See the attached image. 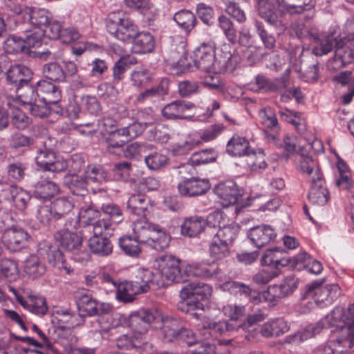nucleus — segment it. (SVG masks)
I'll return each instance as SVG.
<instances>
[{
  "mask_svg": "<svg viewBox=\"0 0 354 354\" xmlns=\"http://www.w3.org/2000/svg\"><path fill=\"white\" fill-rule=\"evenodd\" d=\"M108 32L123 42H133L136 53H148L153 50L155 41L149 32H138L137 26L122 10L111 12L106 20Z\"/></svg>",
  "mask_w": 354,
  "mask_h": 354,
  "instance_id": "nucleus-1",
  "label": "nucleus"
},
{
  "mask_svg": "<svg viewBox=\"0 0 354 354\" xmlns=\"http://www.w3.org/2000/svg\"><path fill=\"white\" fill-rule=\"evenodd\" d=\"M299 283V278L290 274L286 277L279 284L269 286L268 290L262 293L252 290L248 286L243 283L234 281L223 283V288L230 294L245 296L250 301L257 304L262 302L263 300H267L272 303L288 296L297 288Z\"/></svg>",
  "mask_w": 354,
  "mask_h": 354,
  "instance_id": "nucleus-2",
  "label": "nucleus"
},
{
  "mask_svg": "<svg viewBox=\"0 0 354 354\" xmlns=\"http://www.w3.org/2000/svg\"><path fill=\"white\" fill-rule=\"evenodd\" d=\"M219 59L216 58L215 47L211 43H203L197 47L192 56L195 68L205 72L225 70L232 71L239 62L238 55L230 51V47L224 45L221 49Z\"/></svg>",
  "mask_w": 354,
  "mask_h": 354,
  "instance_id": "nucleus-3",
  "label": "nucleus"
},
{
  "mask_svg": "<svg viewBox=\"0 0 354 354\" xmlns=\"http://www.w3.org/2000/svg\"><path fill=\"white\" fill-rule=\"evenodd\" d=\"M324 319L328 328L339 329L337 343L343 344L344 348H351L354 344V304H350L346 310L335 307Z\"/></svg>",
  "mask_w": 354,
  "mask_h": 354,
  "instance_id": "nucleus-4",
  "label": "nucleus"
},
{
  "mask_svg": "<svg viewBox=\"0 0 354 354\" xmlns=\"http://www.w3.org/2000/svg\"><path fill=\"white\" fill-rule=\"evenodd\" d=\"M162 281L153 280V272L149 270H139L135 281H125L118 283L116 298L123 303L134 301L136 295L147 292L151 287L160 288Z\"/></svg>",
  "mask_w": 354,
  "mask_h": 354,
  "instance_id": "nucleus-5",
  "label": "nucleus"
},
{
  "mask_svg": "<svg viewBox=\"0 0 354 354\" xmlns=\"http://www.w3.org/2000/svg\"><path fill=\"white\" fill-rule=\"evenodd\" d=\"M133 231L142 243L157 251L163 250L169 246V234L158 225L149 223L144 218L133 221Z\"/></svg>",
  "mask_w": 354,
  "mask_h": 354,
  "instance_id": "nucleus-6",
  "label": "nucleus"
},
{
  "mask_svg": "<svg viewBox=\"0 0 354 354\" xmlns=\"http://www.w3.org/2000/svg\"><path fill=\"white\" fill-rule=\"evenodd\" d=\"M158 270L153 273V279L162 281L163 287L169 283H183L187 281V274L185 272V267L180 266L179 259L171 255L165 254L158 260Z\"/></svg>",
  "mask_w": 354,
  "mask_h": 354,
  "instance_id": "nucleus-7",
  "label": "nucleus"
},
{
  "mask_svg": "<svg viewBox=\"0 0 354 354\" xmlns=\"http://www.w3.org/2000/svg\"><path fill=\"white\" fill-rule=\"evenodd\" d=\"M13 103L14 107L21 105L35 117L44 118L50 113V104L38 97L35 88L31 86H26L24 91L20 92L19 97L13 100Z\"/></svg>",
  "mask_w": 354,
  "mask_h": 354,
  "instance_id": "nucleus-8",
  "label": "nucleus"
},
{
  "mask_svg": "<svg viewBox=\"0 0 354 354\" xmlns=\"http://www.w3.org/2000/svg\"><path fill=\"white\" fill-rule=\"evenodd\" d=\"M55 237L64 249L71 253L75 261L83 262L88 260V252L82 244V236L80 232L62 230L57 232Z\"/></svg>",
  "mask_w": 354,
  "mask_h": 354,
  "instance_id": "nucleus-9",
  "label": "nucleus"
},
{
  "mask_svg": "<svg viewBox=\"0 0 354 354\" xmlns=\"http://www.w3.org/2000/svg\"><path fill=\"white\" fill-rule=\"evenodd\" d=\"M339 295V287L337 284H323L317 281L308 284L302 295V299L312 298L320 307L330 305Z\"/></svg>",
  "mask_w": 354,
  "mask_h": 354,
  "instance_id": "nucleus-10",
  "label": "nucleus"
},
{
  "mask_svg": "<svg viewBox=\"0 0 354 354\" xmlns=\"http://www.w3.org/2000/svg\"><path fill=\"white\" fill-rule=\"evenodd\" d=\"M162 321V315L157 309H140L131 314L129 327L140 335L145 334L152 326L158 328Z\"/></svg>",
  "mask_w": 354,
  "mask_h": 354,
  "instance_id": "nucleus-11",
  "label": "nucleus"
},
{
  "mask_svg": "<svg viewBox=\"0 0 354 354\" xmlns=\"http://www.w3.org/2000/svg\"><path fill=\"white\" fill-rule=\"evenodd\" d=\"M8 291L13 294L17 301L28 310L37 315H45L48 310L46 299L29 288L8 287Z\"/></svg>",
  "mask_w": 354,
  "mask_h": 354,
  "instance_id": "nucleus-12",
  "label": "nucleus"
},
{
  "mask_svg": "<svg viewBox=\"0 0 354 354\" xmlns=\"http://www.w3.org/2000/svg\"><path fill=\"white\" fill-rule=\"evenodd\" d=\"M354 59V39H341L335 43L334 57L329 60L328 67L337 71L352 62Z\"/></svg>",
  "mask_w": 354,
  "mask_h": 354,
  "instance_id": "nucleus-13",
  "label": "nucleus"
},
{
  "mask_svg": "<svg viewBox=\"0 0 354 354\" xmlns=\"http://www.w3.org/2000/svg\"><path fill=\"white\" fill-rule=\"evenodd\" d=\"M30 236L21 227L17 226L8 227L2 235V242L11 252L20 251L26 247Z\"/></svg>",
  "mask_w": 354,
  "mask_h": 354,
  "instance_id": "nucleus-14",
  "label": "nucleus"
},
{
  "mask_svg": "<svg viewBox=\"0 0 354 354\" xmlns=\"http://www.w3.org/2000/svg\"><path fill=\"white\" fill-rule=\"evenodd\" d=\"M35 161L44 171L53 172L64 171L68 165L66 161L57 158L55 152L46 147L37 151Z\"/></svg>",
  "mask_w": 354,
  "mask_h": 354,
  "instance_id": "nucleus-15",
  "label": "nucleus"
},
{
  "mask_svg": "<svg viewBox=\"0 0 354 354\" xmlns=\"http://www.w3.org/2000/svg\"><path fill=\"white\" fill-rule=\"evenodd\" d=\"M7 80L15 86L17 97L20 95V92H23L26 86L29 85V82L32 78V72L26 66L17 64L10 67L6 73Z\"/></svg>",
  "mask_w": 354,
  "mask_h": 354,
  "instance_id": "nucleus-16",
  "label": "nucleus"
},
{
  "mask_svg": "<svg viewBox=\"0 0 354 354\" xmlns=\"http://www.w3.org/2000/svg\"><path fill=\"white\" fill-rule=\"evenodd\" d=\"M209 189V182L205 178H191L184 180L178 185L179 193L185 196L202 195Z\"/></svg>",
  "mask_w": 354,
  "mask_h": 354,
  "instance_id": "nucleus-17",
  "label": "nucleus"
},
{
  "mask_svg": "<svg viewBox=\"0 0 354 354\" xmlns=\"http://www.w3.org/2000/svg\"><path fill=\"white\" fill-rule=\"evenodd\" d=\"M274 230L268 225L254 227L248 232V237L257 248H262L276 238Z\"/></svg>",
  "mask_w": 354,
  "mask_h": 354,
  "instance_id": "nucleus-18",
  "label": "nucleus"
},
{
  "mask_svg": "<svg viewBox=\"0 0 354 354\" xmlns=\"http://www.w3.org/2000/svg\"><path fill=\"white\" fill-rule=\"evenodd\" d=\"M1 191L4 198H10L14 206L20 211H24L26 208L31 198L28 192L15 185H6Z\"/></svg>",
  "mask_w": 354,
  "mask_h": 354,
  "instance_id": "nucleus-19",
  "label": "nucleus"
},
{
  "mask_svg": "<svg viewBox=\"0 0 354 354\" xmlns=\"http://www.w3.org/2000/svg\"><path fill=\"white\" fill-rule=\"evenodd\" d=\"M214 192L222 201V205L225 207L234 204L241 195L236 184L232 180L220 183L215 187Z\"/></svg>",
  "mask_w": 354,
  "mask_h": 354,
  "instance_id": "nucleus-20",
  "label": "nucleus"
},
{
  "mask_svg": "<svg viewBox=\"0 0 354 354\" xmlns=\"http://www.w3.org/2000/svg\"><path fill=\"white\" fill-rule=\"evenodd\" d=\"M212 288L202 282H193L183 286L180 291L181 299L194 298L197 301L208 299L212 295Z\"/></svg>",
  "mask_w": 354,
  "mask_h": 354,
  "instance_id": "nucleus-21",
  "label": "nucleus"
},
{
  "mask_svg": "<svg viewBox=\"0 0 354 354\" xmlns=\"http://www.w3.org/2000/svg\"><path fill=\"white\" fill-rule=\"evenodd\" d=\"M206 226L205 219L195 215L185 218L180 225V232L184 236L196 237L204 231Z\"/></svg>",
  "mask_w": 354,
  "mask_h": 354,
  "instance_id": "nucleus-22",
  "label": "nucleus"
},
{
  "mask_svg": "<svg viewBox=\"0 0 354 354\" xmlns=\"http://www.w3.org/2000/svg\"><path fill=\"white\" fill-rule=\"evenodd\" d=\"M151 206L149 197L140 194H132L127 202V209L130 213L141 216L140 218H145V216L149 212Z\"/></svg>",
  "mask_w": 354,
  "mask_h": 354,
  "instance_id": "nucleus-23",
  "label": "nucleus"
},
{
  "mask_svg": "<svg viewBox=\"0 0 354 354\" xmlns=\"http://www.w3.org/2000/svg\"><path fill=\"white\" fill-rule=\"evenodd\" d=\"M323 181L322 176L320 180H317L314 176L310 180L311 185L308 198L310 202L314 205H324L329 199V192L323 186Z\"/></svg>",
  "mask_w": 354,
  "mask_h": 354,
  "instance_id": "nucleus-24",
  "label": "nucleus"
},
{
  "mask_svg": "<svg viewBox=\"0 0 354 354\" xmlns=\"http://www.w3.org/2000/svg\"><path fill=\"white\" fill-rule=\"evenodd\" d=\"M35 93L50 104H56L61 99V91L58 86L46 80L37 82Z\"/></svg>",
  "mask_w": 354,
  "mask_h": 354,
  "instance_id": "nucleus-25",
  "label": "nucleus"
},
{
  "mask_svg": "<svg viewBox=\"0 0 354 354\" xmlns=\"http://www.w3.org/2000/svg\"><path fill=\"white\" fill-rule=\"evenodd\" d=\"M255 7L258 11L259 15L270 26H274L279 31L282 32L286 29V25L279 15L274 10H268L265 4V0H254Z\"/></svg>",
  "mask_w": 354,
  "mask_h": 354,
  "instance_id": "nucleus-26",
  "label": "nucleus"
},
{
  "mask_svg": "<svg viewBox=\"0 0 354 354\" xmlns=\"http://www.w3.org/2000/svg\"><path fill=\"white\" fill-rule=\"evenodd\" d=\"M218 270V268L216 263H209L203 261L185 266V272L187 274V278L189 276L211 278L217 275Z\"/></svg>",
  "mask_w": 354,
  "mask_h": 354,
  "instance_id": "nucleus-27",
  "label": "nucleus"
},
{
  "mask_svg": "<svg viewBox=\"0 0 354 354\" xmlns=\"http://www.w3.org/2000/svg\"><path fill=\"white\" fill-rule=\"evenodd\" d=\"M24 272L29 278L36 279L46 273V266L39 257L30 254L24 261Z\"/></svg>",
  "mask_w": 354,
  "mask_h": 354,
  "instance_id": "nucleus-28",
  "label": "nucleus"
},
{
  "mask_svg": "<svg viewBox=\"0 0 354 354\" xmlns=\"http://www.w3.org/2000/svg\"><path fill=\"white\" fill-rule=\"evenodd\" d=\"M88 247L92 253L101 257L111 255L113 248L109 239L103 236H92L88 239Z\"/></svg>",
  "mask_w": 354,
  "mask_h": 354,
  "instance_id": "nucleus-29",
  "label": "nucleus"
},
{
  "mask_svg": "<svg viewBox=\"0 0 354 354\" xmlns=\"http://www.w3.org/2000/svg\"><path fill=\"white\" fill-rule=\"evenodd\" d=\"M192 107H194L192 103L176 100L166 105L162 109V113L164 117L170 120L183 118L185 117L186 112Z\"/></svg>",
  "mask_w": 354,
  "mask_h": 354,
  "instance_id": "nucleus-30",
  "label": "nucleus"
},
{
  "mask_svg": "<svg viewBox=\"0 0 354 354\" xmlns=\"http://www.w3.org/2000/svg\"><path fill=\"white\" fill-rule=\"evenodd\" d=\"M103 140L106 144V151L111 154H119L126 142H128L121 128L105 136Z\"/></svg>",
  "mask_w": 354,
  "mask_h": 354,
  "instance_id": "nucleus-31",
  "label": "nucleus"
},
{
  "mask_svg": "<svg viewBox=\"0 0 354 354\" xmlns=\"http://www.w3.org/2000/svg\"><path fill=\"white\" fill-rule=\"evenodd\" d=\"M63 184L75 195L84 196L87 193V180L85 176L68 174L64 176Z\"/></svg>",
  "mask_w": 354,
  "mask_h": 354,
  "instance_id": "nucleus-32",
  "label": "nucleus"
},
{
  "mask_svg": "<svg viewBox=\"0 0 354 354\" xmlns=\"http://www.w3.org/2000/svg\"><path fill=\"white\" fill-rule=\"evenodd\" d=\"M297 161L299 162V169L301 173L310 176V180L313 176L317 178V180H321L322 174H321L318 163L312 157L301 153L299 155Z\"/></svg>",
  "mask_w": 354,
  "mask_h": 354,
  "instance_id": "nucleus-33",
  "label": "nucleus"
},
{
  "mask_svg": "<svg viewBox=\"0 0 354 354\" xmlns=\"http://www.w3.org/2000/svg\"><path fill=\"white\" fill-rule=\"evenodd\" d=\"M289 329L287 322L283 319L270 320L262 325L260 333L265 337L279 336Z\"/></svg>",
  "mask_w": 354,
  "mask_h": 354,
  "instance_id": "nucleus-34",
  "label": "nucleus"
},
{
  "mask_svg": "<svg viewBox=\"0 0 354 354\" xmlns=\"http://www.w3.org/2000/svg\"><path fill=\"white\" fill-rule=\"evenodd\" d=\"M250 145L243 137L233 136L227 142L226 151L232 156H247L249 153Z\"/></svg>",
  "mask_w": 354,
  "mask_h": 354,
  "instance_id": "nucleus-35",
  "label": "nucleus"
},
{
  "mask_svg": "<svg viewBox=\"0 0 354 354\" xmlns=\"http://www.w3.org/2000/svg\"><path fill=\"white\" fill-rule=\"evenodd\" d=\"M59 192V186L55 183L46 178L38 181L35 185L34 194L37 198L48 199Z\"/></svg>",
  "mask_w": 354,
  "mask_h": 354,
  "instance_id": "nucleus-36",
  "label": "nucleus"
},
{
  "mask_svg": "<svg viewBox=\"0 0 354 354\" xmlns=\"http://www.w3.org/2000/svg\"><path fill=\"white\" fill-rule=\"evenodd\" d=\"M133 238L131 236H123L119 239L118 243L121 250L124 254L131 257H138L142 252L140 243H142L134 234Z\"/></svg>",
  "mask_w": 354,
  "mask_h": 354,
  "instance_id": "nucleus-37",
  "label": "nucleus"
},
{
  "mask_svg": "<svg viewBox=\"0 0 354 354\" xmlns=\"http://www.w3.org/2000/svg\"><path fill=\"white\" fill-rule=\"evenodd\" d=\"M25 12L28 15L30 25L36 30L44 29L51 19L50 14L44 9H27Z\"/></svg>",
  "mask_w": 354,
  "mask_h": 354,
  "instance_id": "nucleus-38",
  "label": "nucleus"
},
{
  "mask_svg": "<svg viewBox=\"0 0 354 354\" xmlns=\"http://www.w3.org/2000/svg\"><path fill=\"white\" fill-rule=\"evenodd\" d=\"M239 232V226L236 223H232L229 225H224L218 230L213 239L230 245L236 238Z\"/></svg>",
  "mask_w": 354,
  "mask_h": 354,
  "instance_id": "nucleus-39",
  "label": "nucleus"
},
{
  "mask_svg": "<svg viewBox=\"0 0 354 354\" xmlns=\"http://www.w3.org/2000/svg\"><path fill=\"white\" fill-rule=\"evenodd\" d=\"M42 74L46 79L56 82H64L66 78L64 68L55 62L44 64Z\"/></svg>",
  "mask_w": 354,
  "mask_h": 354,
  "instance_id": "nucleus-40",
  "label": "nucleus"
},
{
  "mask_svg": "<svg viewBox=\"0 0 354 354\" xmlns=\"http://www.w3.org/2000/svg\"><path fill=\"white\" fill-rule=\"evenodd\" d=\"M282 251L277 248L274 250H267L261 257V264L277 268L279 266H286L289 263V260L282 257Z\"/></svg>",
  "mask_w": 354,
  "mask_h": 354,
  "instance_id": "nucleus-41",
  "label": "nucleus"
},
{
  "mask_svg": "<svg viewBox=\"0 0 354 354\" xmlns=\"http://www.w3.org/2000/svg\"><path fill=\"white\" fill-rule=\"evenodd\" d=\"M174 20L187 33L194 29L197 22L194 13L187 10H182L176 12L174 15Z\"/></svg>",
  "mask_w": 354,
  "mask_h": 354,
  "instance_id": "nucleus-42",
  "label": "nucleus"
},
{
  "mask_svg": "<svg viewBox=\"0 0 354 354\" xmlns=\"http://www.w3.org/2000/svg\"><path fill=\"white\" fill-rule=\"evenodd\" d=\"M77 306L80 315L93 316L98 313V304L95 299L89 295H84L79 297Z\"/></svg>",
  "mask_w": 354,
  "mask_h": 354,
  "instance_id": "nucleus-43",
  "label": "nucleus"
},
{
  "mask_svg": "<svg viewBox=\"0 0 354 354\" xmlns=\"http://www.w3.org/2000/svg\"><path fill=\"white\" fill-rule=\"evenodd\" d=\"M47 259L49 264L52 266L59 270H64L68 274L73 272V269L70 266H68L62 252L57 247L49 249Z\"/></svg>",
  "mask_w": 354,
  "mask_h": 354,
  "instance_id": "nucleus-44",
  "label": "nucleus"
},
{
  "mask_svg": "<svg viewBox=\"0 0 354 354\" xmlns=\"http://www.w3.org/2000/svg\"><path fill=\"white\" fill-rule=\"evenodd\" d=\"M317 45L313 49V53L316 56H322L335 49V43L339 42L333 35H324L315 38Z\"/></svg>",
  "mask_w": 354,
  "mask_h": 354,
  "instance_id": "nucleus-45",
  "label": "nucleus"
},
{
  "mask_svg": "<svg viewBox=\"0 0 354 354\" xmlns=\"http://www.w3.org/2000/svg\"><path fill=\"white\" fill-rule=\"evenodd\" d=\"M54 218L57 220L68 214L73 208L74 204L70 198L59 197L52 203Z\"/></svg>",
  "mask_w": 354,
  "mask_h": 354,
  "instance_id": "nucleus-46",
  "label": "nucleus"
},
{
  "mask_svg": "<svg viewBox=\"0 0 354 354\" xmlns=\"http://www.w3.org/2000/svg\"><path fill=\"white\" fill-rule=\"evenodd\" d=\"M161 327L164 337L167 341L178 338L181 326L177 319L172 318L163 319L158 328Z\"/></svg>",
  "mask_w": 354,
  "mask_h": 354,
  "instance_id": "nucleus-47",
  "label": "nucleus"
},
{
  "mask_svg": "<svg viewBox=\"0 0 354 354\" xmlns=\"http://www.w3.org/2000/svg\"><path fill=\"white\" fill-rule=\"evenodd\" d=\"M203 304L198 301H194L191 299H182L178 304V309L190 314L192 317L198 319L202 316Z\"/></svg>",
  "mask_w": 354,
  "mask_h": 354,
  "instance_id": "nucleus-48",
  "label": "nucleus"
},
{
  "mask_svg": "<svg viewBox=\"0 0 354 354\" xmlns=\"http://www.w3.org/2000/svg\"><path fill=\"white\" fill-rule=\"evenodd\" d=\"M217 21L226 39L232 44H235L237 41V32L232 20L226 15H221Z\"/></svg>",
  "mask_w": 354,
  "mask_h": 354,
  "instance_id": "nucleus-49",
  "label": "nucleus"
},
{
  "mask_svg": "<svg viewBox=\"0 0 354 354\" xmlns=\"http://www.w3.org/2000/svg\"><path fill=\"white\" fill-rule=\"evenodd\" d=\"M245 162L250 169L256 172H261L267 167L265 154L261 149L251 153L249 152L245 157Z\"/></svg>",
  "mask_w": 354,
  "mask_h": 354,
  "instance_id": "nucleus-50",
  "label": "nucleus"
},
{
  "mask_svg": "<svg viewBox=\"0 0 354 354\" xmlns=\"http://www.w3.org/2000/svg\"><path fill=\"white\" fill-rule=\"evenodd\" d=\"M216 158L217 153L213 149H207L194 153L189 162L193 166H199L214 162Z\"/></svg>",
  "mask_w": 354,
  "mask_h": 354,
  "instance_id": "nucleus-51",
  "label": "nucleus"
},
{
  "mask_svg": "<svg viewBox=\"0 0 354 354\" xmlns=\"http://www.w3.org/2000/svg\"><path fill=\"white\" fill-rule=\"evenodd\" d=\"M328 328L326 324L323 319H322L319 322H317L315 324H310L307 326L303 332L302 335L299 333L295 334L292 337H288L290 339L289 342H295L299 339H306L308 338L312 337L316 334H318L321 332L323 328Z\"/></svg>",
  "mask_w": 354,
  "mask_h": 354,
  "instance_id": "nucleus-52",
  "label": "nucleus"
},
{
  "mask_svg": "<svg viewBox=\"0 0 354 354\" xmlns=\"http://www.w3.org/2000/svg\"><path fill=\"white\" fill-rule=\"evenodd\" d=\"M0 273L8 281H15L19 277L17 264L10 259H1Z\"/></svg>",
  "mask_w": 354,
  "mask_h": 354,
  "instance_id": "nucleus-53",
  "label": "nucleus"
},
{
  "mask_svg": "<svg viewBox=\"0 0 354 354\" xmlns=\"http://www.w3.org/2000/svg\"><path fill=\"white\" fill-rule=\"evenodd\" d=\"M259 115L261 124L264 128L277 131L279 129L276 115L271 107H266L261 109Z\"/></svg>",
  "mask_w": 354,
  "mask_h": 354,
  "instance_id": "nucleus-54",
  "label": "nucleus"
},
{
  "mask_svg": "<svg viewBox=\"0 0 354 354\" xmlns=\"http://www.w3.org/2000/svg\"><path fill=\"white\" fill-rule=\"evenodd\" d=\"M100 216V212L91 205L82 207L79 212L80 223L84 225L85 230Z\"/></svg>",
  "mask_w": 354,
  "mask_h": 354,
  "instance_id": "nucleus-55",
  "label": "nucleus"
},
{
  "mask_svg": "<svg viewBox=\"0 0 354 354\" xmlns=\"http://www.w3.org/2000/svg\"><path fill=\"white\" fill-rule=\"evenodd\" d=\"M84 174L87 183L88 182L102 183L107 179V174L100 167L88 165L84 169Z\"/></svg>",
  "mask_w": 354,
  "mask_h": 354,
  "instance_id": "nucleus-56",
  "label": "nucleus"
},
{
  "mask_svg": "<svg viewBox=\"0 0 354 354\" xmlns=\"http://www.w3.org/2000/svg\"><path fill=\"white\" fill-rule=\"evenodd\" d=\"M24 39L15 35L9 36L4 41L3 49L7 53L17 54L26 48Z\"/></svg>",
  "mask_w": 354,
  "mask_h": 354,
  "instance_id": "nucleus-57",
  "label": "nucleus"
},
{
  "mask_svg": "<svg viewBox=\"0 0 354 354\" xmlns=\"http://www.w3.org/2000/svg\"><path fill=\"white\" fill-rule=\"evenodd\" d=\"M101 209L103 214L109 217L107 220L112 222V225L119 223L123 220L121 209L114 203L103 204Z\"/></svg>",
  "mask_w": 354,
  "mask_h": 354,
  "instance_id": "nucleus-58",
  "label": "nucleus"
},
{
  "mask_svg": "<svg viewBox=\"0 0 354 354\" xmlns=\"http://www.w3.org/2000/svg\"><path fill=\"white\" fill-rule=\"evenodd\" d=\"M178 93L182 97H187L201 91L200 83L196 81L184 80L178 84Z\"/></svg>",
  "mask_w": 354,
  "mask_h": 354,
  "instance_id": "nucleus-59",
  "label": "nucleus"
},
{
  "mask_svg": "<svg viewBox=\"0 0 354 354\" xmlns=\"http://www.w3.org/2000/svg\"><path fill=\"white\" fill-rule=\"evenodd\" d=\"M145 162L149 169L158 170L167 164L168 158L164 154L154 152L147 156L145 158Z\"/></svg>",
  "mask_w": 354,
  "mask_h": 354,
  "instance_id": "nucleus-60",
  "label": "nucleus"
},
{
  "mask_svg": "<svg viewBox=\"0 0 354 354\" xmlns=\"http://www.w3.org/2000/svg\"><path fill=\"white\" fill-rule=\"evenodd\" d=\"M209 253L216 260L224 259L230 254V245L212 239L209 245Z\"/></svg>",
  "mask_w": 354,
  "mask_h": 354,
  "instance_id": "nucleus-61",
  "label": "nucleus"
},
{
  "mask_svg": "<svg viewBox=\"0 0 354 354\" xmlns=\"http://www.w3.org/2000/svg\"><path fill=\"white\" fill-rule=\"evenodd\" d=\"M201 144V140L189 138L183 143L174 145L172 147L171 151L173 155L176 156L186 155Z\"/></svg>",
  "mask_w": 354,
  "mask_h": 354,
  "instance_id": "nucleus-62",
  "label": "nucleus"
},
{
  "mask_svg": "<svg viewBox=\"0 0 354 354\" xmlns=\"http://www.w3.org/2000/svg\"><path fill=\"white\" fill-rule=\"evenodd\" d=\"M113 230L112 222L107 218L97 219L86 229L87 232H93V236H102L105 231Z\"/></svg>",
  "mask_w": 354,
  "mask_h": 354,
  "instance_id": "nucleus-63",
  "label": "nucleus"
},
{
  "mask_svg": "<svg viewBox=\"0 0 354 354\" xmlns=\"http://www.w3.org/2000/svg\"><path fill=\"white\" fill-rule=\"evenodd\" d=\"M165 93V90L162 86L152 87L140 93L138 95L136 100L140 103H143L146 101H155L159 99Z\"/></svg>",
  "mask_w": 354,
  "mask_h": 354,
  "instance_id": "nucleus-64",
  "label": "nucleus"
}]
</instances>
